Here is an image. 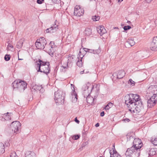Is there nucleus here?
<instances>
[{
  "mask_svg": "<svg viewBox=\"0 0 157 157\" xmlns=\"http://www.w3.org/2000/svg\"><path fill=\"white\" fill-rule=\"evenodd\" d=\"M104 111H102L100 113V116L102 117L104 115Z\"/></svg>",
  "mask_w": 157,
  "mask_h": 157,
  "instance_id": "45",
  "label": "nucleus"
},
{
  "mask_svg": "<svg viewBox=\"0 0 157 157\" xmlns=\"http://www.w3.org/2000/svg\"><path fill=\"white\" fill-rule=\"evenodd\" d=\"M23 59H19V58H18V60H23Z\"/></svg>",
  "mask_w": 157,
  "mask_h": 157,
  "instance_id": "56",
  "label": "nucleus"
},
{
  "mask_svg": "<svg viewBox=\"0 0 157 157\" xmlns=\"http://www.w3.org/2000/svg\"><path fill=\"white\" fill-rule=\"evenodd\" d=\"M21 124L18 121L13 122L11 125V128L14 133H17L19 132V129L21 127Z\"/></svg>",
  "mask_w": 157,
  "mask_h": 157,
  "instance_id": "11",
  "label": "nucleus"
},
{
  "mask_svg": "<svg viewBox=\"0 0 157 157\" xmlns=\"http://www.w3.org/2000/svg\"><path fill=\"white\" fill-rule=\"evenodd\" d=\"M134 134L133 133H128L126 136L127 141H133L134 139Z\"/></svg>",
  "mask_w": 157,
  "mask_h": 157,
  "instance_id": "17",
  "label": "nucleus"
},
{
  "mask_svg": "<svg viewBox=\"0 0 157 157\" xmlns=\"http://www.w3.org/2000/svg\"><path fill=\"white\" fill-rule=\"evenodd\" d=\"M152 88V91H154L153 95L147 101V106L149 108H151L154 106L157 102V90L153 86H151L148 89Z\"/></svg>",
  "mask_w": 157,
  "mask_h": 157,
  "instance_id": "6",
  "label": "nucleus"
},
{
  "mask_svg": "<svg viewBox=\"0 0 157 157\" xmlns=\"http://www.w3.org/2000/svg\"><path fill=\"white\" fill-rule=\"evenodd\" d=\"M10 47V48H13L12 45L11 44H8V46H7V48H8L9 49H10L9 48Z\"/></svg>",
  "mask_w": 157,
  "mask_h": 157,
  "instance_id": "46",
  "label": "nucleus"
},
{
  "mask_svg": "<svg viewBox=\"0 0 157 157\" xmlns=\"http://www.w3.org/2000/svg\"><path fill=\"white\" fill-rule=\"evenodd\" d=\"M71 86H72L71 89H72V90L71 93V98L72 102L75 103L77 101L78 96L75 91L74 86L72 84H71Z\"/></svg>",
  "mask_w": 157,
  "mask_h": 157,
  "instance_id": "13",
  "label": "nucleus"
},
{
  "mask_svg": "<svg viewBox=\"0 0 157 157\" xmlns=\"http://www.w3.org/2000/svg\"><path fill=\"white\" fill-rule=\"evenodd\" d=\"M79 137L80 136L78 135H75L72 136V138L74 140H76L79 138Z\"/></svg>",
  "mask_w": 157,
  "mask_h": 157,
  "instance_id": "37",
  "label": "nucleus"
},
{
  "mask_svg": "<svg viewBox=\"0 0 157 157\" xmlns=\"http://www.w3.org/2000/svg\"><path fill=\"white\" fill-rule=\"evenodd\" d=\"M5 147L4 144L2 143H0V155L5 152Z\"/></svg>",
  "mask_w": 157,
  "mask_h": 157,
  "instance_id": "23",
  "label": "nucleus"
},
{
  "mask_svg": "<svg viewBox=\"0 0 157 157\" xmlns=\"http://www.w3.org/2000/svg\"><path fill=\"white\" fill-rule=\"evenodd\" d=\"M23 42L21 41H20L16 45V47L18 48H21L22 46Z\"/></svg>",
  "mask_w": 157,
  "mask_h": 157,
  "instance_id": "31",
  "label": "nucleus"
},
{
  "mask_svg": "<svg viewBox=\"0 0 157 157\" xmlns=\"http://www.w3.org/2000/svg\"><path fill=\"white\" fill-rule=\"evenodd\" d=\"M133 145L132 147H134L135 150L140 151V149L142 146V143L140 139L139 138H135L133 142Z\"/></svg>",
  "mask_w": 157,
  "mask_h": 157,
  "instance_id": "10",
  "label": "nucleus"
},
{
  "mask_svg": "<svg viewBox=\"0 0 157 157\" xmlns=\"http://www.w3.org/2000/svg\"><path fill=\"white\" fill-rule=\"evenodd\" d=\"M26 157H36V155L34 153L30 152L28 153Z\"/></svg>",
  "mask_w": 157,
  "mask_h": 157,
  "instance_id": "30",
  "label": "nucleus"
},
{
  "mask_svg": "<svg viewBox=\"0 0 157 157\" xmlns=\"http://www.w3.org/2000/svg\"><path fill=\"white\" fill-rule=\"evenodd\" d=\"M89 72V71H85V73H88Z\"/></svg>",
  "mask_w": 157,
  "mask_h": 157,
  "instance_id": "55",
  "label": "nucleus"
},
{
  "mask_svg": "<svg viewBox=\"0 0 157 157\" xmlns=\"http://www.w3.org/2000/svg\"><path fill=\"white\" fill-rule=\"evenodd\" d=\"M100 18V16L98 15H95L92 17V19L94 21H98Z\"/></svg>",
  "mask_w": 157,
  "mask_h": 157,
  "instance_id": "29",
  "label": "nucleus"
},
{
  "mask_svg": "<svg viewBox=\"0 0 157 157\" xmlns=\"http://www.w3.org/2000/svg\"><path fill=\"white\" fill-rule=\"evenodd\" d=\"M150 48L151 50L157 51V36L153 38Z\"/></svg>",
  "mask_w": 157,
  "mask_h": 157,
  "instance_id": "14",
  "label": "nucleus"
},
{
  "mask_svg": "<svg viewBox=\"0 0 157 157\" xmlns=\"http://www.w3.org/2000/svg\"><path fill=\"white\" fill-rule=\"evenodd\" d=\"M33 89L35 90H38L40 92H42L43 91L44 89L42 86L41 85H40L36 84L33 86L32 88Z\"/></svg>",
  "mask_w": 157,
  "mask_h": 157,
  "instance_id": "19",
  "label": "nucleus"
},
{
  "mask_svg": "<svg viewBox=\"0 0 157 157\" xmlns=\"http://www.w3.org/2000/svg\"><path fill=\"white\" fill-rule=\"evenodd\" d=\"M84 33L87 36H89L92 33L91 29L89 28H86L84 32Z\"/></svg>",
  "mask_w": 157,
  "mask_h": 157,
  "instance_id": "22",
  "label": "nucleus"
},
{
  "mask_svg": "<svg viewBox=\"0 0 157 157\" xmlns=\"http://www.w3.org/2000/svg\"><path fill=\"white\" fill-rule=\"evenodd\" d=\"M151 142L154 145H157V137L154 139L153 138L151 140Z\"/></svg>",
  "mask_w": 157,
  "mask_h": 157,
  "instance_id": "32",
  "label": "nucleus"
},
{
  "mask_svg": "<svg viewBox=\"0 0 157 157\" xmlns=\"http://www.w3.org/2000/svg\"><path fill=\"white\" fill-rule=\"evenodd\" d=\"M4 114L6 115V117H10V118L11 117H13V114L11 113H9L7 112L6 114Z\"/></svg>",
  "mask_w": 157,
  "mask_h": 157,
  "instance_id": "35",
  "label": "nucleus"
},
{
  "mask_svg": "<svg viewBox=\"0 0 157 157\" xmlns=\"http://www.w3.org/2000/svg\"><path fill=\"white\" fill-rule=\"evenodd\" d=\"M38 62L39 63H37V61L36 62L37 63V67L38 68L37 71L41 72H43L47 75L48 73H49L50 71L49 67V63L44 62L40 60H39Z\"/></svg>",
  "mask_w": 157,
  "mask_h": 157,
  "instance_id": "3",
  "label": "nucleus"
},
{
  "mask_svg": "<svg viewBox=\"0 0 157 157\" xmlns=\"http://www.w3.org/2000/svg\"><path fill=\"white\" fill-rule=\"evenodd\" d=\"M110 157H112V156H111Z\"/></svg>",
  "mask_w": 157,
  "mask_h": 157,
  "instance_id": "57",
  "label": "nucleus"
},
{
  "mask_svg": "<svg viewBox=\"0 0 157 157\" xmlns=\"http://www.w3.org/2000/svg\"><path fill=\"white\" fill-rule=\"evenodd\" d=\"M85 70H84L83 71H81L80 72V74H83L84 73H85Z\"/></svg>",
  "mask_w": 157,
  "mask_h": 157,
  "instance_id": "51",
  "label": "nucleus"
},
{
  "mask_svg": "<svg viewBox=\"0 0 157 157\" xmlns=\"http://www.w3.org/2000/svg\"><path fill=\"white\" fill-rule=\"evenodd\" d=\"M51 33H54L57 31L58 29V25L55 24L50 27Z\"/></svg>",
  "mask_w": 157,
  "mask_h": 157,
  "instance_id": "21",
  "label": "nucleus"
},
{
  "mask_svg": "<svg viewBox=\"0 0 157 157\" xmlns=\"http://www.w3.org/2000/svg\"><path fill=\"white\" fill-rule=\"evenodd\" d=\"M13 90H18L19 91H24L26 88L27 84L26 82L20 79L14 81L12 83Z\"/></svg>",
  "mask_w": 157,
  "mask_h": 157,
  "instance_id": "4",
  "label": "nucleus"
},
{
  "mask_svg": "<svg viewBox=\"0 0 157 157\" xmlns=\"http://www.w3.org/2000/svg\"><path fill=\"white\" fill-rule=\"evenodd\" d=\"M89 49L87 48H83L82 49L81 48L80 50V53H81L83 51L85 52H89Z\"/></svg>",
  "mask_w": 157,
  "mask_h": 157,
  "instance_id": "34",
  "label": "nucleus"
},
{
  "mask_svg": "<svg viewBox=\"0 0 157 157\" xmlns=\"http://www.w3.org/2000/svg\"><path fill=\"white\" fill-rule=\"evenodd\" d=\"M44 1V0H37L36 2L38 4H41L43 3Z\"/></svg>",
  "mask_w": 157,
  "mask_h": 157,
  "instance_id": "42",
  "label": "nucleus"
},
{
  "mask_svg": "<svg viewBox=\"0 0 157 157\" xmlns=\"http://www.w3.org/2000/svg\"><path fill=\"white\" fill-rule=\"evenodd\" d=\"M124 98L125 103L131 112H135L136 108L140 107L142 105L140 97L137 94H127L125 96Z\"/></svg>",
  "mask_w": 157,
  "mask_h": 157,
  "instance_id": "1",
  "label": "nucleus"
},
{
  "mask_svg": "<svg viewBox=\"0 0 157 157\" xmlns=\"http://www.w3.org/2000/svg\"><path fill=\"white\" fill-rule=\"evenodd\" d=\"M127 43L131 46H133L135 44V42L132 38L128 39L127 41Z\"/></svg>",
  "mask_w": 157,
  "mask_h": 157,
  "instance_id": "25",
  "label": "nucleus"
},
{
  "mask_svg": "<svg viewBox=\"0 0 157 157\" xmlns=\"http://www.w3.org/2000/svg\"><path fill=\"white\" fill-rule=\"evenodd\" d=\"M125 75V73L124 70H120L117 74V78L119 79L121 78L124 76Z\"/></svg>",
  "mask_w": 157,
  "mask_h": 157,
  "instance_id": "18",
  "label": "nucleus"
},
{
  "mask_svg": "<svg viewBox=\"0 0 157 157\" xmlns=\"http://www.w3.org/2000/svg\"><path fill=\"white\" fill-rule=\"evenodd\" d=\"M128 83H130L131 85L132 86H134V85L135 84V82L133 81L131 79H129L128 81Z\"/></svg>",
  "mask_w": 157,
  "mask_h": 157,
  "instance_id": "39",
  "label": "nucleus"
},
{
  "mask_svg": "<svg viewBox=\"0 0 157 157\" xmlns=\"http://www.w3.org/2000/svg\"><path fill=\"white\" fill-rule=\"evenodd\" d=\"M10 58V56L9 55H6L4 57L5 60L6 61H9Z\"/></svg>",
  "mask_w": 157,
  "mask_h": 157,
  "instance_id": "33",
  "label": "nucleus"
},
{
  "mask_svg": "<svg viewBox=\"0 0 157 157\" xmlns=\"http://www.w3.org/2000/svg\"><path fill=\"white\" fill-rule=\"evenodd\" d=\"M10 156V157H18L15 152L11 153Z\"/></svg>",
  "mask_w": 157,
  "mask_h": 157,
  "instance_id": "38",
  "label": "nucleus"
},
{
  "mask_svg": "<svg viewBox=\"0 0 157 157\" xmlns=\"http://www.w3.org/2000/svg\"><path fill=\"white\" fill-rule=\"evenodd\" d=\"M51 28H50H50H48V29H47L46 30H45V32L46 33H51Z\"/></svg>",
  "mask_w": 157,
  "mask_h": 157,
  "instance_id": "41",
  "label": "nucleus"
},
{
  "mask_svg": "<svg viewBox=\"0 0 157 157\" xmlns=\"http://www.w3.org/2000/svg\"><path fill=\"white\" fill-rule=\"evenodd\" d=\"M113 153L112 154V152L110 151L109 152L111 156L112 157H121L120 155H119L117 151H114L113 149Z\"/></svg>",
  "mask_w": 157,
  "mask_h": 157,
  "instance_id": "20",
  "label": "nucleus"
},
{
  "mask_svg": "<svg viewBox=\"0 0 157 157\" xmlns=\"http://www.w3.org/2000/svg\"><path fill=\"white\" fill-rule=\"evenodd\" d=\"M78 55L79 56V58H78L77 59L79 58L80 59L82 60V58L84 56L83 54H81V53H80V52H79V54H78Z\"/></svg>",
  "mask_w": 157,
  "mask_h": 157,
  "instance_id": "40",
  "label": "nucleus"
},
{
  "mask_svg": "<svg viewBox=\"0 0 157 157\" xmlns=\"http://www.w3.org/2000/svg\"><path fill=\"white\" fill-rule=\"evenodd\" d=\"M113 105V103L109 102L105 106V109L106 110H108L111 108Z\"/></svg>",
  "mask_w": 157,
  "mask_h": 157,
  "instance_id": "28",
  "label": "nucleus"
},
{
  "mask_svg": "<svg viewBox=\"0 0 157 157\" xmlns=\"http://www.w3.org/2000/svg\"><path fill=\"white\" fill-rule=\"evenodd\" d=\"M123 28L124 30L126 31L130 29L131 28V27L129 25L125 26Z\"/></svg>",
  "mask_w": 157,
  "mask_h": 157,
  "instance_id": "36",
  "label": "nucleus"
},
{
  "mask_svg": "<svg viewBox=\"0 0 157 157\" xmlns=\"http://www.w3.org/2000/svg\"><path fill=\"white\" fill-rule=\"evenodd\" d=\"M72 59L73 58L71 57H68V59L67 60V63L65 65H63V67L64 68H65L66 67H70L72 66Z\"/></svg>",
  "mask_w": 157,
  "mask_h": 157,
  "instance_id": "16",
  "label": "nucleus"
},
{
  "mask_svg": "<svg viewBox=\"0 0 157 157\" xmlns=\"http://www.w3.org/2000/svg\"><path fill=\"white\" fill-rule=\"evenodd\" d=\"M100 157H102V156H100Z\"/></svg>",
  "mask_w": 157,
  "mask_h": 157,
  "instance_id": "58",
  "label": "nucleus"
},
{
  "mask_svg": "<svg viewBox=\"0 0 157 157\" xmlns=\"http://www.w3.org/2000/svg\"><path fill=\"white\" fill-rule=\"evenodd\" d=\"M84 13V10L81 9L80 6H76L75 7L74 14L77 16L80 17L83 15Z\"/></svg>",
  "mask_w": 157,
  "mask_h": 157,
  "instance_id": "12",
  "label": "nucleus"
},
{
  "mask_svg": "<svg viewBox=\"0 0 157 157\" xmlns=\"http://www.w3.org/2000/svg\"><path fill=\"white\" fill-rule=\"evenodd\" d=\"M67 59L66 58H63L61 61V63L62 64L64 63V61H67Z\"/></svg>",
  "mask_w": 157,
  "mask_h": 157,
  "instance_id": "43",
  "label": "nucleus"
},
{
  "mask_svg": "<svg viewBox=\"0 0 157 157\" xmlns=\"http://www.w3.org/2000/svg\"><path fill=\"white\" fill-rule=\"evenodd\" d=\"M148 151H149L148 154L150 156L153 155L155 154L156 152L155 149L154 148H151L150 150H149Z\"/></svg>",
  "mask_w": 157,
  "mask_h": 157,
  "instance_id": "26",
  "label": "nucleus"
},
{
  "mask_svg": "<svg viewBox=\"0 0 157 157\" xmlns=\"http://www.w3.org/2000/svg\"><path fill=\"white\" fill-rule=\"evenodd\" d=\"M97 30L101 36H102L103 34L106 32L105 29L103 26H99L97 27Z\"/></svg>",
  "mask_w": 157,
  "mask_h": 157,
  "instance_id": "15",
  "label": "nucleus"
},
{
  "mask_svg": "<svg viewBox=\"0 0 157 157\" xmlns=\"http://www.w3.org/2000/svg\"><path fill=\"white\" fill-rule=\"evenodd\" d=\"M99 126V124L98 123H97L95 125V126L96 127H98Z\"/></svg>",
  "mask_w": 157,
  "mask_h": 157,
  "instance_id": "52",
  "label": "nucleus"
},
{
  "mask_svg": "<svg viewBox=\"0 0 157 157\" xmlns=\"http://www.w3.org/2000/svg\"><path fill=\"white\" fill-rule=\"evenodd\" d=\"M85 87L86 88V89H87L84 90V92H83V94L84 95V97H86V101L89 104H91L94 102V101L95 99V98H97L99 94V87L97 85H94L92 88L91 92L92 93L94 92V91H95L96 93V94L94 96V98H93V97H91V96L89 94H88L87 96V94H86V93H88V87L86 85L85 86Z\"/></svg>",
  "mask_w": 157,
  "mask_h": 157,
  "instance_id": "2",
  "label": "nucleus"
},
{
  "mask_svg": "<svg viewBox=\"0 0 157 157\" xmlns=\"http://www.w3.org/2000/svg\"><path fill=\"white\" fill-rule=\"evenodd\" d=\"M88 144V142H85L83 143L82 144V145L84 146H85L86 145H87Z\"/></svg>",
  "mask_w": 157,
  "mask_h": 157,
  "instance_id": "49",
  "label": "nucleus"
},
{
  "mask_svg": "<svg viewBox=\"0 0 157 157\" xmlns=\"http://www.w3.org/2000/svg\"><path fill=\"white\" fill-rule=\"evenodd\" d=\"M122 121L125 122H128L129 121H130V120L129 118H125Z\"/></svg>",
  "mask_w": 157,
  "mask_h": 157,
  "instance_id": "44",
  "label": "nucleus"
},
{
  "mask_svg": "<svg viewBox=\"0 0 157 157\" xmlns=\"http://www.w3.org/2000/svg\"><path fill=\"white\" fill-rule=\"evenodd\" d=\"M77 65L79 67H81L82 66V60L80 59L79 58L77 59Z\"/></svg>",
  "mask_w": 157,
  "mask_h": 157,
  "instance_id": "27",
  "label": "nucleus"
},
{
  "mask_svg": "<svg viewBox=\"0 0 157 157\" xmlns=\"http://www.w3.org/2000/svg\"><path fill=\"white\" fill-rule=\"evenodd\" d=\"M155 25H157V19L155 20Z\"/></svg>",
  "mask_w": 157,
  "mask_h": 157,
  "instance_id": "54",
  "label": "nucleus"
},
{
  "mask_svg": "<svg viewBox=\"0 0 157 157\" xmlns=\"http://www.w3.org/2000/svg\"><path fill=\"white\" fill-rule=\"evenodd\" d=\"M101 51L100 49L94 50L89 49V52L93 53L94 54H98L100 53Z\"/></svg>",
  "mask_w": 157,
  "mask_h": 157,
  "instance_id": "24",
  "label": "nucleus"
},
{
  "mask_svg": "<svg viewBox=\"0 0 157 157\" xmlns=\"http://www.w3.org/2000/svg\"><path fill=\"white\" fill-rule=\"evenodd\" d=\"M55 45V43L53 41H51L49 44L47 45L44 49L46 52L48 53L50 55H53L54 52V48Z\"/></svg>",
  "mask_w": 157,
  "mask_h": 157,
  "instance_id": "9",
  "label": "nucleus"
},
{
  "mask_svg": "<svg viewBox=\"0 0 157 157\" xmlns=\"http://www.w3.org/2000/svg\"><path fill=\"white\" fill-rule=\"evenodd\" d=\"M152 0H145L146 2L148 3H149Z\"/></svg>",
  "mask_w": 157,
  "mask_h": 157,
  "instance_id": "50",
  "label": "nucleus"
},
{
  "mask_svg": "<svg viewBox=\"0 0 157 157\" xmlns=\"http://www.w3.org/2000/svg\"><path fill=\"white\" fill-rule=\"evenodd\" d=\"M155 115L154 116V117H155L157 118V110L155 111Z\"/></svg>",
  "mask_w": 157,
  "mask_h": 157,
  "instance_id": "48",
  "label": "nucleus"
},
{
  "mask_svg": "<svg viewBox=\"0 0 157 157\" xmlns=\"http://www.w3.org/2000/svg\"><path fill=\"white\" fill-rule=\"evenodd\" d=\"M55 100L57 105H60L64 104L65 94L62 91L58 90L55 92Z\"/></svg>",
  "mask_w": 157,
  "mask_h": 157,
  "instance_id": "5",
  "label": "nucleus"
},
{
  "mask_svg": "<svg viewBox=\"0 0 157 157\" xmlns=\"http://www.w3.org/2000/svg\"><path fill=\"white\" fill-rule=\"evenodd\" d=\"M135 149L134 147L128 148L126 151L125 155L129 157H138L140 155V151L135 150Z\"/></svg>",
  "mask_w": 157,
  "mask_h": 157,
  "instance_id": "7",
  "label": "nucleus"
},
{
  "mask_svg": "<svg viewBox=\"0 0 157 157\" xmlns=\"http://www.w3.org/2000/svg\"><path fill=\"white\" fill-rule=\"evenodd\" d=\"M52 2H53L54 3H56L57 0H52Z\"/></svg>",
  "mask_w": 157,
  "mask_h": 157,
  "instance_id": "53",
  "label": "nucleus"
},
{
  "mask_svg": "<svg viewBox=\"0 0 157 157\" xmlns=\"http://www.w3.org/2000/svg\"><path fill=\"white\" fill-rule=\"evenodd\" d=\"M47 42L44 37H41L37 39L35 43V45L38 49H44Z\"/></svg>",
  "mask_w": 157,
  "mask_h": 157,
  "instance_id": "8",
  "label": "nucleus"
},
{
  "mask_svg": "<svg viewBox=\"0 0 157 157\" xmlns=\"http://www.w3.org/2000/svg\"><path fill=\"white\" fill-rule=\"evenodd\" d=\"M75 121L78 124L79 122V121L77 119V118H75Z\"/></svg>",
  "mask_w": 157,
  "mask_h": 157,
  "instance_id": "47",
  "label": "nucleus"
}]
</instances>
